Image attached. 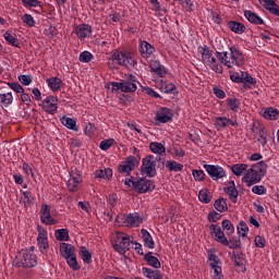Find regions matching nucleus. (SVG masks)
I'll return each mask as SVG.
<instances>
[{
	"instance_id": "nucleus-61",
	"label": "nucleus",
	"mask_w": 279,
	"mask_h": 279,
	"mask_svg": "<svg viewBox=\"0 0 279 279\" xmlns=\"http://www.w3.org/2000/svg\"><path fill=\"white\" fill-rule=\"evenodd\" d=\"M192 175L196 182H202V180L206 178V173H204V170H193Z\"/></svg>"
},
{
	"instance_id": "nucleus-5",
	"label": "nucleus",
	"mask_w": 279,
	"mask_h": 279,
	"mask_svg": "<svg viewBox=\"0 0 279 279\" xmlns=\"http://www.w3.org/2000/svg\"><path fill=\"white\" fill-rule=\"evenodd\" d=\"M111 62H117L120 66H125L126 69L134 68L138 62L134 57V53L129 51H118L111 56V59L108 61V64Z\"/></svg>"
},
{
	"instance_id": "nucleus-57",
	"label": "nucleus",
	"mask_w": 279,
	"mask_h": 279,
	"mask_svg": "<svg viewBox=\"0 0 279 279\" xmlns=\"http://www.w3.org/2000/svg\"><path fill=\"white\" fill-rule=\"evenodd\" d=\"M113 144H114V140L113 138L104 140L102 142H100L99 148L102 151H108V149H110Z\"/></svg>"
},
{
	"instance_id": "nucleus-39",
	"label": "nucleus",
	"mask_w": 279,
	"mask_h": 279,
	"mask_svg": "<svg viewBox=\"0 0 279 279\" xmlns=\"http://www.w3.org/2000/svg\"><path fill=\"white\" fill-rule=\"evenodd\" d=\"M231 171L236 178H241L242 174L247 171V163H234L231 166Z\"/></svg>"
},
{
	"instance_id": "nucleus-55",
	"label": "nucleus",
	"mask_w": 279,
	"mask_h": 279,
	"mask_svg": "<svg viewBox=\"0 0 279 279\" xmlns=\"http://www.w3.org/2000/svg\"><path fill=\"white\" fill-rule=\"evenodd\" d=\"M78 60H80V62H83L84 64H88V62H90L93 60V53L85 50L80 53Z\"/></svg>"
},
{
	"instance_id": "nucleus-33",
	"label": "nucleus",
	"mask_w": 279,
	"mask_h": 279,
	"mask_svg": "<svg viewBox=\"0 0 279 279\" xmlns=\"http://www.w3.org/2000/svg\"><path fill=\"white\" fill-rule=\"evenodd\" d=\"M244 16L248 23H252L253 25H265V21L252 11H244Z\"/></svg>"
},
{
	"instance_id": "nucleus-38",
	"label": "nucleus",
	"mask_w": 279,
	"mask_h": 279,
	"mask_svg": "<svg viewBox=\"0 0 279 279\" xmlns=\"http://www.w3.org/2000/svg\"><path fill=\"white\" fill-rule=\"evenodd\" d=\"M144 260H146V263L150 265V267H154V269H160L161 267L160 259L151 255V252H148L144 255Z\"/></svg>"
},
{
	"instance_id": "nucleus-31",
	"label": "nucleus",
	"mask_w": 279,
	"mask_h": 279,
	"mask_svg": "<svg viewBox=\"0 0 279 279\" xmlns=\"http://www.w3.org/2000/svg\"><path fill=\"white\" fill-rule=\"evenodd\" d=\"M157 87L159 88V90H161L166 95H171V93H173V90H175V85L173 83H169L165 80H159L157 82Z\"/></svg>"
},
{
	"instance_id": "nucleus-16",
	"label": "nucleus",
	"mask_w": 279,
	"mask_h": 279,
	"mask_svg": "<svg viewBox=\"0 0 279 279\" xmlns=\"http://www.w3.org/2000/svg\"><path fill=\"white\" fill-rule=\"evenodd\" d=\"M74 33L81 43H84L86 38H90L93 36V26L88 24H80L75 27Z\"/></svg>"
},
{
	"instance_id": "nucleus-32",
	"label": "nucleus",
	"mask_w": 279,
	"mask_h": 279,
	"mask_svg": "<svg viewBox=\"0 0 279 279\" xmlns=\"http://www.w3.org/2000/svg\"><path fill=\"white\" fill-rule=\"evenodd\" d=\"M142 239L144 241L145 247H148V250H154L156 247V243L154 242V238L151 236V233L147 231V229L141 230Z\"/></svg>"
},
{
	"instance_id": "nucleus-63",
	"label": "nucleus",
	"mask_w": 279,
	"mask_h": 279,
	"mask_svg": "<svg viewBox=\"0 0 279 279\" xmlns=\"http://www.w3.org/2000/svg\"><path fill=\"white\" fill-rule=\"evenodd\" d=\"M8 86L11 90H14V93H23L25 90L23 86L16 82L8 83Z\"/></svg>"
},
{
	"instance_id": "nucleus-1",
	"label": "nucleus",
	"mask_w": 279,
	"mask_h": 279,
	"mask_svg": "<svg viewBox=\"0 0 279 279\" xmlns=\"http://www.w3.org/2000/svg\"><path fill=\"white\" fill-rule=\"evenodd\" d=\"M216 58L219 60L221 66L227 69H234V66H243L245 57L236 46L230 47L229 51H216Z\"/></svg>"
},
{
	"instance_id": "nucleus-36",
	"label": "nucleus",
	"mask_w": 279,
	"mask_h": 279,
	"mask_svg": "<svg viewBox=\"0 0 279 279\" xmlns=\"http://www.w3.org/2000/svg\"><path fill=\"white\" fill-rule=\"evenodd\" d=\"M227 27H229L233 32V34H244L246 29L243 23L235 22V21H229L227 23Z\"/></svg>"
},
{
	"instance_id": "nucleus-6",
	"label": "nucleus",
	"mask_w": 279,
	"mask_h": 279,
	"mask_svg": "<svg viewBox=\"0 0 279 279\" xmlns=\"http://www.w3.org/2000/svg\"><path fill=\"white\" fill-rule=\"evenodd\" d=\"M132 241L130 240V235L128 233L123 232H116L113 235V250L118 252V254H125L126 252H130V245Z\"/></svg>"
},
{
	"instance_id": "nucleus-34",
	"label": "nucleus",
	"mask_w": 279,
	"mask_h": 279,
	"mask_svg": "<svg viewBox=\"0 0 279 279\" xmlns=\"http://www.w3.org/2000/svg\"><path fill=\"white\" fill-rule=\"evenodd\" d=\"M62 125L66 128L68 130H72V132H77L80 129L77 128V121L73 118H69L66 116H63L60 119Z\"/></svg>"
},
{
	"instance_id": "nucleus-29",
	"label": "nucleus",
	"mask_w": 279,
	"mask_h": 279,
	"mask_svg": "<svg viewBox=\"0 0 279 279\" xmlns=\"http://www.w3.org/2000/svg\"><path fill=\"white\" fill-rule=\"evenodd\" d=\"M260 114L264 119L268 121H277L279 117V110L274 107H267L260 111Z\"/></svg>"
},
{
	"instance_id": "nucleus-18",
	"label": "nucleus",
	"mask_w": 279,
	"mask_h": 279,
	"mask_svg": "<svg viewBox=\"0 0 279 279\" xmlns=\"http://www.w3.org/2000/svg\"><path fill=\"white\" fill-rule=\"evenodd\" d=\"M41 106L43 110L48 112V114H56L58 112V98L48 96L43 100Z\"/></svg>"
},
{
	"instance_id": "nucleus-43",
	"label": "nucleus",
	"mask_w": 279,
	"mask_h": 279,
	"mask_svg": "<svg viewBox=\"0 0 279 279\" xmlns=\"http://www.w3.org/2000/svg\"><path fill=\"white\" fill-rule=\"evenodd\" d=\"M14 96H12L11 92L0 94V104L1 106H4V108H8V106H12Z\"/></svg>"
},
{
	"instance_id": "nucleus-59",
	"label": "nucleus",
	"mask_w": 279,
	"mask_h": 279,
	"mask_svg": "<svg viewBox=\"0 0 279 279\" xmlns=\"http://www.w3.org/2000/svg\"><path fill=\"white\" fill-rule=\"evenodd\" d=\"M252 193H254V195H266L267 187H265V185H254L252 187Z\"/></svg>"
},
{
	"instance_id": "nucleus-17",
	"label": "nucleus",
	"mask_w": 279,
	"mask_h": 279,
	"mask_svg": "<svg viewBox=\"0 0 279 279\" xmlns=\"http://www.w3.org/2000/svg\"><path fill=\"white\" fill-rule=\"evenodd\" d=\"M209 232L211 239H214L217 243H221V245H228V238H226V233L221 231V227L217 225H210Z\"/></svg>"
},
{
	"instance_id": "nucleus-40",
	"label": "nucleus",
	"mask_w": 279,
	"mask_h": 279,
	"mask_svg": "<svg viewBox=\"0 0 279 279\" xmlns=\"http://www.w3.org/2000/svg\"><path fill=\"white\" fill-rule=\"evenodd\" d=\"M149 149L153 154H156L157 156H162L167 149L165 148V145L158 142H153L149 145Z\"/></svg>"
},
{
	"instance_id": "nucleus-52",
	"label": "nucleus",
	"mask_w": 279,
	"mask_h": 279,
	"mask_svg": "<svg viewBox=\"0 0 279 279\" xmlns=\"http://www.w3.org/2000/svg\"><path fill=\"white\" fill-rule=\"evenodd\" d=\"M142 93H144V95H148V97H154L155 99H160V94H158V92H155V89L149 86H144L142 88Z\"/></svg>"
},
{
	"instance_id": "nucleus-23",
	"label": "nucleus",
	"mask_w": 279,
	"mask_h": 279,
	"mask_svg": "<svg viewBox=\"0 0 279 279\" xmlns=\"http://www.w3.org/2000/svg\"><path fill=\"white\" fill-rule=\"evenodd\" d=\"M253 133L257 136V142L265 147L267 145V133L265 132V126L258 124L253 126Z\"/></svg>"
},
{
	"instance_id": "nucleus-42",
	"label": "nucleus",
	"mask_w": 279,
	"mask_h": 279,
	"mask_svg": "<svg viewBox=\"0 0 279 279\" xmlns=\"http://www.w3.org/2000/svg\"><path fill=\"white\" fill-rule=\"evenodd\" d=\"M166 169H168V171H170V172H178V171H182V169H184V165H182L175 160H168L166 162Z\"/></svg>"
},
{
	"instance_id": "nucleus-44",
	"label": "nucleus",
	"mask_w": 279,
	"mask_h": 279,
	"mask_svg": "<svg viewBox=\"0 0 279 279\" xmlns=\"http://www.w3.org/2000/svg\"><path fill=\"white\" fill-rule=\"evenodd\" d=\"M241 84H246V87L251 88V86H256V78L252 77L250 73L242 71Z\"/></svg>"
},
{
	"instance_id": "nucleus-49",
	"label": "nucleus",
	"mask_w": 279,
	"mask_h": 279,
	"mask_svg": "<svg viewBox=\"0 0 279 279\" xmlns=\"http://www.w3.org/2000/svg\"><path fill=\"white\" fill-rule=\"evenodd\" d=\"M236 230H238V234L239 236H247V232H250V227H247V223H245V221H240L238 227H236Z\"/></svg>"
},
{
	"instance_id": "nucleus-47",
	"label": "nucleus",
	"mask_w": 279,
	"mask_h": 279,
	"mask_svg": "<svg viewBox=\"0 0 279 279\" xmlns=\"http://www.w3.org/2000/svg\"><path fill=\"white\" fill-rule=\"evenodd\" d=\"M214 206L218 213H226L228 210V203L223 198H218Z\"/></svg>"
},
{
	"instance_id": "nucleus-64",
	"label": "nucleus",
	"mask_w": 279,
	"mask_h": 279,
	"mask_svg": "<svg viewBox=\"0 0 279 279\" xmlns=\"http://www.w3.org/2000/svg\"><path fill=\"white\" fill-rule=\"evenodd\" d=\"M266 244H267V241L265 240L264 236H260V235L255 236V246L256 247L263 248V247H265Z\"/></svg>"
},
{
	"instance_id": "nucleus-24",
	"label": "nucleus",
	"mask_w": 279,
	"mask_h": 279,
	"mask_svg": "<svg viewBox=\"0 0 279 279\" xmlns=\"http://www.w3.org/2000/svg\"><path fill=\"white\" fill-rule=\"evenodd\" d=\"M225 193L229 196V199L236 204L239 201V190H236V185L234 184V181H230L229 185L223 189Z\"/></svg>"
},
{
	"instance_id": "nucleus-19",
	"label": "nucleus",
	"mask_w": 279,
	"mask_h": 279,
	"mask_svg": "<svg viewBox=\"0 0 279 279\" xmlns=\"http://www.w3.org/2000/svg\"><path fill=\"white\" fill-rule=\"evenodd\" d=\"M171 119H173V112L166 107L160 108L155 116V121H157V123H169Z\"/></svg>"
},
{
	"instance_id": "nucleus-46",
	"label": "nucleus",
	"mask_w": 279,
	"mask_h": 279,
	"mask_svg": "<svg viewBox=\"0 0 279 279\" xmlns=\"http://www.w3.org/2000/svg\"><path fill=\"white\" fill-rule=\"evenodd\" d=\"M221 228L223 231H226V234L230 236V234H234V225H232V221L226 219L221 222Z\"/></svg>"
},
{
	"instance_id": "nucleus-11",
	"label": "nucleus",
	"mask_w": 279,
	"mask_h": 279,
	"mask_svg": "<svg viewBox=\"0 0 279 279\" xmlns=\"http://www.w3.org/2000/svg\"><path fill=\"white\" fill-rule=\"evenodd\" d=\"M39 219L44 226H56L58 220L51 217V206L43 205L40 208Z\"/></svg>"
},
{
	"instance_id": "nucleus-58",
	"label": "nucleus",
	"mask_w": 279,
	"mask_h": 279,
	"mask_svg": "<svg viewBox=\"0 0 279 279\" xmlns=\"http://www.w3.org/2000/svg\"><path fill=\"white\" fill-rule=\"evenodd\" d=\"M33 80L34 78L29 74H22L19 76V82H21L23 84V86H29V84H32Z\"/></svg>"
},
{
	"instance_id": "nucleus-51",
	"label": "nucleus",
	"mask_w": 279,
	"mask_h": 279,
	"mask_svg": "<svg viewBox=\"0 0 279 279\" xmlns=\"http://www.w3.org/2000/svg\"><path fill=\"white\" fill-rule=\"evenodd\" d=\"M227 104L230 110H232V112H239V107L241 106V102H239V99H236L235 97L229 98L227 100Z\"/></svg>"
},
{
	"instance_id": "nucleus-60",
	"label": "nucleus",
	"mask_w": 279,
	"mask_h": 279,
	"mask_svg": "<svg viewBox=\"0 0 279 279\" xmlns=\"http://www.w3.org/2000/svg\"><path fill=\"white\" fill-rule=\"evenodd\" d=\"M24 8H40V1L38 0H22Z\"/></svg>"
},
{
	"instance_id": "nucleus-3",
	"label": "nucleus",
	"mask_w": 279,
	"mask_h": 279,
	"mask_svg": "<svg viewBox=\"0 0 279 279\" xmlns=\"http://www.w3.org/2000/svg\"><path fill=\"white\" fill-rule=\"evenodd\" d=\"M59 253L62 258L66 260V265L73 271H78L81 269L80 264L77 263V255L75 254V246L65 242L59 244Z\"/></svg>"
},
{
	"instance_id": "nucleus-15",
	"label": "nucleus",
	"mask_w": 279,
	"mask_h": 279,
	"mask_svg": "<svg viewBox=\"0 0 279 279\" xmlns=\"http://www.w3.org/2000/svg\"><path fill=\"white\" fill-rule=\"evenodd\" d=\"M214 125L217 132H223V130L226 128H230V125H232V128H236V125H239V122L234 119H229L227 117H217L215 119Z\"/></svg>"
},
{
	"instance_id": "nucleus-62",
	"label": "nucleus",
	"mask_w": 279,
	"mask_h": 279,
	"mask_svg": "<svg viewBox=\"0 0 279 279\" xmlns=\"http://www.w3.org/2000/svg\"><path fill=\"white\" fill-rule=\"evenodd\" d=\"M122 83L121 82H111L107 88H110L112 93H119V90L122 92Z\"/></svg>"
},
{
	"instance_id": "nucleus-35",
	"label": "nucleus",
	"mask_w": 279,
	"mask_h": 279,
	"mask_svg": "<svg viewBox=\"0 0 279 279\" xmlns=\"http://www.w3.org/2000/svg\"><path fill=\"white\" fill-rule=\"evenodd\" d=\"M78 256H81L85 265H90V263H93V253L89 250H87L86 246H81Z\"/></svg>"
},
{
	"instance_id": "nucleus-8",
	"label": "nucleus",
	"mask_w": 279,
	"mask_h": 279,
	"mask_svg": "<svg viewBox=\"0 0 279 279\" xmlns=\"http://www.w3.org/2000/svg\"><path fill=\"white\" fill-rule=\"evenodd\" d=\"M66 186L71 193H76V191H80V186H82V172H80L77 168L70 171Z\"/></svg>"
},
{
	"instance_id": "nucleus-10",
	"label": "nucleus",
	"mask_w": 279,
	"mask_h": 279,
	"mask_svg": "<svg viewBox=\"0 0 279 279\" xmlns=\"http://www.w3.org/2000/svg\"><path fill=\"white\" fill-rule=\"evenodd\" d=\"M37 246L41 254H45L49 250V234L47 233V229L38 226L37 227Z\"/></svg>"
},
{
	"instance_id": "nucleus-12",
	"label": "nucleus",
	"mask_w": 279,
	"mask_h": 279,
	"mask_svg": "<svg viewBox=\"0 0 279 279\" xmlns=\"http://www.w3.org/2000/svg\"><path fill=\"white\" fill-rule=\"evenodd\" d=\"M203 167L211 180H221V178H226V170L221 166L204 165Z\"/></svg>"
},
{
	"instance_id": "nucleus-27",
	"label": "nucleus",
	"mask_w": 279,
	"mask_h": 279,
	"mask_svg": "<svg viewBox=\"0 0 279 279\" xmlns=\"http://www.w3.org/2000/svg\"><path fill=\"white\" fill-rule=\"evenodd\" d=\"M198 53L201 56V62H203V64L208 62V60H210L211 57L215 56V52L213 51V49H210V47H208L207 45L199 46Z\"/></svg>"
},
{
	"instance_id": "nucleus-2",
	"label": "nucleus",
	"mask_w": 279,
	"mask_h": 279,
	"mask_svg": "<svg viewBox=\"0 0 279 279\" xmlns=\"http://www.w3.org/2000/svg\"><path fill=\"white\" fill-rule=\"evenodd\" d=\"M264 175H267V162L259 161L252 165L251 168L244 172L242 182H244L246 186H254V184H258V182L263 180Z\"/></svg>"
},
{
	"instance_id": "nucleus-20",
	"label": "nucleus",
	"mask_w": 279,
	"mask_h": 279,
	"mask_svg": "<svg viewBox=\"0 0 279 279\" xmlns=\"http://www.w3.org/2000/svg\"><path fill=\"white\" fill-rule=\"evenodd\" d=\"M143 223V216L138 213H131L126 215L125 226L128 228H140Z\"/></svg>"
},
{
	"instance_id": "nucleus-37",
	"label": "nucleus",
	"mask_w": 279,
	"mask_h": 279,
	"mask_svg": "<svg viewBox=\"0 0 279 279\" xmlns=\"http://www.w3.org/2000/svg\"><path fill=\"white\" fill-rule=\"evenodd\" d=\"M95 178L98 180H111L112 179V169L101 168L95 171Z\"/></svg>"
},
{
	"instance_id": "nucleus-25",
	"label": "nucleus",
	"mask_w": 279,
	"mask_h": 279,
	"mask_svg": "<svg viewBox=\"0 0 279 279\" xmlns=\"http://www.w3.org/2000/svg\"><path fill=\"white\" fill-rule=\"evenodd\" d=\"M262 8H265L274 16H279V7L274 0H258Z\"/></svg>"
},
{
	"instance_id": "nucleus-7",
	"label": "nucleus",
	"mask_w": 279,
	"mask_h": 279,
	"mask_svg": "<svg viewBox=\"0 0 279 279\" xmlns=\"http://www.w3.org/2000/svg\"><path fill=\"white\" fill-rule=\"evenodd\" d=\"M221 259L217 254L208 253V266L210 268L209 276L211 279H226L223 277V269L221 268Z\"/></svg>"
},
{
	"instance_id": "nucleus-50",
	"label": "nucleus",
	"mask_w": 279,
	"mask_h": 279,
	"mask_svg": "<svg viewBox=\"0 0 279 279\" xmlns=\"http://www.w3.org/2000/svg\"><path fill=\"white\" fill-rule=\"evenodd\" d=\"M21 201L23 202L24 206H32V202H34V197H32V193L28 191L22 192Z\"/></svg>"
},
{
	"instance_id": "nucleus-28",
	"label": "nucleus",
	"mask_w": 279,
	"mask_h": 279,
	"mask_svg": "<svg viewBox=\"0 0 279 279\" xmlns=\"http://www.w3.org/2000/svg\"><path fill=\"white\" fill-rule=\"evenodd\" d=\"M46 84L52 93H58L63 86L62 78L58 76H52L46 80Z\"/></svg>"
},
{
	"instance_id": "nucleus-56",
	"label": "nucleus",
	"mask_w": 279,
	"mask_h": 279,
	"mask_svg": "<svg viewBox=\"0 0 279 279\" xmlns=\"http://www.w3.org/2000/svg\"><path fill=\"white\" fill-rule=\"evenodd\" d=\"M180 5L185 8L187 12H193L195 10V4H193L192 0H175Z\"/></svg>"
},
{
	"instance_id": "nucleus-13",
	"label": "nucleus",
	"mask_w": 279,
	"mask_h": 279,
	"mask_svg": "<svg viewBox=\"0 0 279 279\" xmlns=\"http://www.w3.org/2000/svg\"><path fill=\"white\" fill-rule=\"evenodd\" d=\"M154 189H156V184H154L151 180L141 177L135 179V191L140 193H149V191H154Z\"/></svg>"
},
{
	"instance_id": "nucleus-53",
	"label": "nucleus",
	"mask_w": 279,
	"mask_h": 279,
	"mask_svg": "<svg viewBox=\"0 0 279 279\" xmlns=\"http://www.w3.org/2000/svg\"><path fill=\"white\" fill-rule=\"evenodd\" d=\"M22 21L24 25H26V27H34L36 25V21L34 20V16H32V14L25 13L22 16Z\"/></svg>"
},
{
	"instance_id": "nucleus-26",
	"label": "nucleus",
	"mask_w": 279,
	"mask_h": 279,
	"mask_svg": "<svg viewBox=\"0 0 279 279\" xmlns=\"http://www.w3.org/2000/svg\"><path fill=\"white\" fill-rule=\"evenodd\" d=\"M205 66L210 68L214 73H217L218 75H221L223 73V65H221V61H217V57H211L208 61H206Z\"/></svg>"
},
{
	"instance_id": "nucleus-54",
	"label": "nucleus",
	"mask_w": 279,
	"mask_h": 279,
	"mask_svg": "<svg viewBox=\"0 0 279 279\" xmlns=\"http://www.w3.org/2000/svg\"><path fill=\"white\" fill-rule=\"evenodd\" d=\"M230 250H239L241 247V240L233 238L230 241L227 240V244H222Z\"/></svg>"
},
{
	"instance_id": "nucleus-41",
	"label": "nucleus",
	"mask_w": 279,
	"mask_h": 279,
	"mask_svg": "<svg viewBox=\"0 0 279 279\" xmlns=\"http://www.w3.org/2000/svg\"><path fill=\"white\" fill-rule=\"evenodd\" d=\"M3 38L7 43H9L12 47H21V41H19V38H16L15 34H12L10 32H5L3 34Z\"/></svg>"
},
{
	"instance_id": "nucleus-21",
	"label": "nucleus",
	"mask_w": 279,
	"mask_h": 279,
	"mask_svg": "<svg viewBox=\"0 0 279 279\" xmlns=\"http://www.w3.org/2000/svg\"><path fill=\"white\" fill-rule=\"evenodd\" d=\"M134 167H136V157L130 156L119 165L118 169L120 173H130L134 171Z\"/></svg>"
},
{
	"instance_id": "nucleus-4",
	"label": "nucleus",
	"mask_w": 279,
	"mask_h": 279,
	"mask_svg": "<svg viewBox=\"0 0 279 279\" xmlns=\"http://www.w3.org/2000/svg\"><path fill=\"white\" fill-rule=\"evenodd\" d=\"M13 264L16 267H36V265H38V257L36 256V253H34L33 248L22 250L14 258Z\"/></svg>"
},
{
	"instance_id": "nucleus-45",
	"label": "nucleus",
	"mask_w": 279,
	"mask_h": 279,
	"mask_svg": "<svg viewBox=\"0 0 279 279\" xmlns=\"http://www.w3.org/2000/svg\"><path fill=\"white\" fill-rule=\"evenodd\" d=\"M198 199L203 204H210L213 196L210 195V192H208L207 189H203L198 192Z\"/></svg>"
},
{
	"instance_id": "nucleus-9",
	"label": "nucleus",
	"mask_w": 279,
	"mask_h": 279,
	"mask_svg": "<svg viewBox=\"0 0 279 279\" xmlns=\"http://www.w3.org/2000/svg\"><path fill=\"white\" fill-rule=\"evenodd\" d=\"M142 173L147 178H156V158L151 155L142 160Z\"/></svg>"
},
{
	"instance_id": "nucleus-14",
	"label": "nucleus",
	"mask_w": 279,
	"mask_h": 279,
	"mask_svg": "<svg viewBox=\"0 0 279 279\" xmlns=\"http://www.w3.org/2000/svg\"><path fill=\"white\" fill-rule=\"evenodd\" d=\"M121 83L122 93H136L138 88V80L133 74H129Z\"/></svg>"
},
{
	"instance_id": "nucleus-30",
	"label": "nucleus",
	"mask_w": 279,
	"mask_h": 279,
	"mask_svg": "<svg viewBox=\"0 0 279 279\" xmlns=\"http://www.w3.org/2000/svg\"><path fill=\"white\" fill-rule=\"evenodd\" d=\"M153 73H156L158 77H165L167 75V69L160 64V61L153 60L149 63Z\"/></svg>"
},
{
	"instance_id": "nucleus-22",
	"label": "nucleus",
	"mask_w": 279,
	"mask_h": 279,
	"mask_svg": "<svg viewBox=\"0 0 279 279\" xmlns=\"http://www.w3.org/2000/svg\"><path fill=\"white\" fill-rule=\"evenodd\" d=\"M140 53L144 58H151L156 53V48L149 41L143 40L140 43Z\"/></svg>"
},
{
	"instance_id": "nucleus-48",
	"label": "nucleus",
	"mask_w": 279,
	"mask_h": 279,
	"mask_svg": "<svg viewBox=\"0 0 279 279\" xmlns=\"http://www.w3.org/2000/svg\"><path fill=\"white\" fill-rule=\"evenodd\" d=\"M54 236L57 241H69V230L58 229L54 231Z\"/></svg>"
}]
</instances>
